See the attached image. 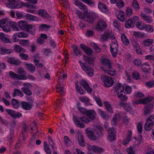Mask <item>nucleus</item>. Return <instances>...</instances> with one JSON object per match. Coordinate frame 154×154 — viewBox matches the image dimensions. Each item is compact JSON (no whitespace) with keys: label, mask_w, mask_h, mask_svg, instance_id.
<instances>
[{"label":"nucleus","mask_w":154,"mask_h":154,"mask_svg":"<svg viewBox=\"0 0 154 154\" xmlns=\"http://www.w3.org/2000/svg\"><path fill=\"white\" fill-rule=\"evenodd\" d=\"M74 3L75 5L79 7V8L85 10L83 14L79 11H77L76 14L79 18L85 20L89 23H93L94 20V15L91 14H88L87 11H86L87 9V8L80 1L75 0Z\"/></svg>","instance_id":"nucleus-1"},{"label":"nucleus","mask_w":154,"mask_h":154,"mask_svg":"<svg viewBox=\"0 0 154 154\" xmlns=\"http://www.w3.org/2000/svg\"><path fill=\"white\" fill-rule=\"evenodd\" d=\"M100 61L103 65L101 68L103 72L112 76L116 74V70L112 68L110 61L108 58L102 57Z\"/></svg>","instance_id":"nucleus-2"},{"label":"nucleus","mask_w":154,"mask_h":154,"mask_svg":"<svg viewBox=\"0 0 154 154\" xmlns=\"http://www.w3.org/2000/svg\"><path fill=\"white\" fill-rule=\"evenodd\" d=\"M75 87L78 93L81 94H85V92L81 88L82 86L86 91L89 93H91L92 89L90 88L88 84L84 80H82L80 82L76 81L75 83Z\"/></svg>","instance_id":"nucleus-3"},{"label":"nucleus","mask_w":154,"mask_h":154,"mask_svg":"<svg viewBox=\"0 0 154 154\" xmlns=\"http://www.w3.org/2000/svg\"><path fill=\"white\" fill-rule=\"evenodd\" d=\"M102 129V127L99 126L97 127L94 131L92 130L90 128H88L85 130V131L89 139L94 140L97 139V136H100V134Z\"/></svg>","instance_id":"nucleus-4"},{"label":"nucleus","mask_w":154,"mask_h":154,"mask_svg":"<svg viewBox=\"0 0 154 154\" xmlns=\"http://www.w3.org/2000/svg\"><path fill=\"white\" fill-rule=\"evenodd\" d=\"M113 90L114 92L117 95L118 97L121 100L126 101L128 97L124 95L125 94L124 88L122 85L120 83H117L115 85Z\"/></svg>","instance_id":"nucleus-5"},{"label":"nucleus","mask_w":154,"mask_h":154,"mask_svg":"<svg viewBox=\"0 0 154 154\" xmlns=\"http://www.w3.org/2000/svg\"><path fill=\"white\" fill-rule=\"evenodd\" d=\"M87 148L88 151L90 153L92 152L96 153H100L104 151V149L103 148L95 145H88L87 146Z\"/></svg>","instance_id":"nucleus-6"},{"label":"nucleus","mask_w":154,"mask_h":154,"mask_svg":"<svg viewBox=\"0 0 154 154\" xmlns=\"http://www.w3.org/2000/svg\"><path fill=\"white\" fill-rule=\"evenodd\" d=\"M101 79L105 86L110 87L113 84L114 80L113 78L105 75H102Z\"/></svg>","instance_id":"nucleus-7"},{"label":"nucleus","mask_w":154,"mask_h":154,"mask_svg":"<svg viewBox=\"0 0 154 154\" xmlns=\"http://www.w3.org/2000/svg\"><path fill=\"white\" fill-rule=\"evenodd\" d=\"M79 62L82 69L86 72L87 75L89 76H92L94 72L93 69L90 67L88 66L85 63H82L81 60H79Z\"/></svg>","instance_id":"nucleus-8"},{"label":"nucleus","mask_w":154,"mask_h":154,"mask_svg":"<svg viewBox=\"0 0 154 154\" xmlns=\"http://www.w3.org/2000/svg\"><path fill=\"white\" fill-rule=\"evenodd\" d=\"M9 23L8 18L2 19L0 20V27L2 28L4 31L8 32L10 31V29L8 25Z\"/></svg>","instance_id":"nucleus-9"},{"label":"nucleus","mask_w":154,"mask_h":154,"mask_svg":"<svg viewBox=\"0 0 154 154\" xmlns=\"http://www.w3.org/2000/svg\"><path fill=\"white\" fill-rule=\"evenodd\" d=\"M152 98L151 97L145 98L142 99H140L139 100H135L132 102L134 105L138 104H146L150 102L152 100Z\"/></svg>","instance_id":"nucleus-10"},{"label":"nucleus","mask_w":154,"mask_h":154,"mask_svg":"<svg viewBox=\"0 0 154 154\" xmlns=\"http://www.w3.org/2000/svg\"><path fill=\"white\" fill-rule=\"evenodd\" d=\"M108 139L111 141L115 140L116 138L115 131L113 128H110L107 131Z\"/></svg>","instance_id":"nucleus-11"},{"label":"nucleus","mask_w":154,"mask_h":154,"mask_svg":"<svg viewBox=\"0 0 154 154\" xmlns=\"http://www.w3.org/2000/svg\"><path fill=\"white\" fill-rule=\"evenodd\" d=\"M77 136L76 139L79 144L81 146H84L85 145V143L84 141L83 136L79 131L77 133Z\"/></svg>","instance_id":"nucleus-12"},{"label":"nucleus","mask_w":154,"mask_h":154,"mask_svg":"<svg viewBox=\"0 0 154 154\" xmlns=\"http://www.w3.org/2000/svg\"><path fill=\"white\" fill-rule=\"evenodd\" d=\"M9 74L10 77L14 79L18 80H25L27 79L26 76L16 74L12 71L9 72Z\"/></svg>","instance_id":"nucleus-13"},{"label":"nucleus","mask_w":154,"mask_h":154,"mask_svg":"<svg viewBox=\"0 0 154 154\" xmlns=\"http://www.w3.org/2000/svg\"><path fill=\"white\" fill-rule=\"evenodd\" d=\"M132 46L137 54L140 55L143 54V52L140 48V45L137 42L135 41L133 42Z\"/></svg>","instance_id":"nucleus-14"},{"label":"nucleus","mask_w":154,"mask_h":154,"mask_svg":"<svg viewBox=\"0 0 154 154\" xmlns=\"http://www.w3.org/2000/svg\"><path fill=\"white\" fill-rule=\"evenodd\" d=\"M80 119L77 117L75 116H73V120L76 126L80 128H83L85 127V124L79 121Z\"/></svg>","instance_id":"nucleus-15"},{"label":"nucleus","mask_w":154,"mask_h":154,"mask_svg":"<svg viewBox=\"0 0 154 154\" xmlns=\"http://www.w3.org/2000/svg\"><path fill=\"white\" fill-rule=\"evenodd\" d=\"M106 24L104 21L100 20L97 22L96 26V29L97 30L101 31L106 28Z\"/></svg>","instance_id":"nucleus-16"},{"label":"nucleus","mask_w":154,"mask_h":154,"mask_svg":"<svg viewBox=\"0 0 154 154\" xmlns=\"http://www.w3.org/2000/svg\"><path fill=\"white\" fill-rule=\"evenodd\" d=\"M140 16L143 20L148 23H150L153 22V19L151 16H147L143 12L140 13Z\"/></svg>","instance_id":"nucleus-17"},{"label":"nucleus","mask_w":154,"mask_h":154,"mask_svg":"<svg viewBox=\"0 0 154 154\" xmlns=\"http://www.w3.org/2000/svg\"><path fill=\"white\" fill-rule=\"evenodd\" d=\"M80 48L88 55H91L92 53V50L89 47L82 44L80 45Z\"/></svg>","instance_id":"nucleus-18"},{"label":"nucleus","mask_w":154,"mask_h":154,"mask_svg":"<svg viewBox=\"0 0 154 154\" xmlns=\"http://www.w3.org/2000/svg\"><path fill=\"white\" fill-rule=\"evenodd\" d=\"M113 37V35L109 32H105L100 37V40L102 42H104Z\"/></svg>","instance_id":"nucleus-19"},{"label":"nucleus","mask_w":154,"mask_h":154,"mask_svg":"<svg viewBox=\"0 0 154 154\" xmlns=\"http://www.w3.org/2000/svg\"><path fill=\"white\" fill-rule=\"evenodd\" d=\"M13 52V51L11 49H6L0 46V54L2 55L9 54Z\"/></svg>","instance_id":"nucleus-20"},{"label":"nucleus","mask_w":154,"mask_h":154,"mask_svg":"<svg viewBox=\"0 0 154 154\" xmlns=\"http://www.w3.org/2000/svg\"><path fill=\"white\" fill-rule=\"evenodd\" d=\"M142 70L145 72L149 73L151 70V68L147 62L143 63L142 65Z\"/></svg>","instance_id":"nucleus-21"},{"label":"nucleus","mask_w":154,"mask_h":154,"mask_svg":"<svg viewBox=\"0 0 154 154\" xmlns=\"http://www.w3.org/2000/svg\"><path fill=\"white\" fill-rule=\"evenodd\" d=\"M96 114V113L94 110H87L86 113V115L90 120H93L95 118Z\"/></svg>","instance_id":"nucleus-22"},{"label":"nucleus","mask_w":154,"mask_h":154,"mask_svg":"<svg viewBox=\"0 0 154 154\" xmlns=\"http://www.w3.org/2000/svg\"><path fill=\"white\" fill-rule=\"evenodd\" d=\"M0 39L6 43H11V40L7 38V35L3 32L0 33Z\"/></svg>","instance_id":"nucleus-23"},{"label":"nucleus","mask_w":154,"mask_h":154,"mask_svg":"<svg viewBox=\"0 0 154 154\" xmlns=\"http://www.w3.org/2000/svg\"><path fill=\"white\" fill-rule=\"evenodd\" d=\"M8 62L10 64L18 65L20 64L21 62L18 59L11 57L8 60Z\"/></svg>","instance_id":"nucleus-24"},{"label":"nucleus","mask_w":154,"mask_h":154,"mask_svg":"<svg viewBox=\"0 0 154 154\" xmlns=\"http://www.w3.org/2000/svg\"><path fill=\"white\" fill-rule=\"evenodd\" d=\"M132 134V132L131 131L129 130L128 131L127 137L122 142V143L124 145H125L128 143L131 140Z\"/></svg>","instance_id":"nucleus-25"},{"label":"nucleus","mask_w":154,"mask_h":154,"mask_svg":"<svg viewBox=\"0 0 154 154\" xmlns=\"http://www.w3.org/2000/svg\"><path fill=\"white\" fill-rule=\"evenodd\" d=\"M18 25L19 27L21 30H23L26 29L28 24L26 21L21 20L18 22Z\"/></svg>","instance_id":"nucleus-26"},{"label":"nucleus","mask_w":154,"mask_h":154,"mask_svg":"<svg viewBox=\"0 0 154 154\" xmlns=\"http://www.w3.org/2000/svg\"><path fill=\"white\" fill-rule=\"evenodd\" d=\"M98 7L99 10L103 12H106L107 11V8L103 2H99L98 4Z\"/></svg>","instance_id":"nucleus-27"},{"label":"nucleus","mask_w":154,"mask_h":154,"mask_svg":"<svg viewBox=\"0 0 154 154\" xmlns=\"http://www.w3.org/2000/svg\"><path fill=\"white\" fill-rule=\"evenodd\" d=\"M72 48H73L74 55L76 56H79L81 55V52L76 45H72Z\"/></svg>","instance_id":"nucleus-28"},{"label":"nucleus","mask_w":154,"mask_h":154,"mask_svg":"<svg viewBox=\"0 0 154 154\" xmlns=\"http://www.w3.org/2000/svg\"><path fill=\"white\" fill-rule=\"evenodd\" d=\"M26 29L28 32L32 34H34L35 33V28L34 25H28Z\"/></svg>","instance_id":"nucleus-29"},{"label":"nucleus","mask_w":154,"mask_h":154,"mask_svg":"<svg viewBox=\"0 0 154 154\" xmlns=\"http://www.w3.org/2000/svg\"><path fill=\"white\" fill-rule=\"evenodd\" d=\"M14 50L17 53H24L25 52V50L18 45H14Z\"/></svg>","instance_id":"nucleus-30"},{"label":"nucleus","mask_w":154,"mask_h":154,"mask_svg":"<svg viewBox=\"0 0 154 154\" xmlns=\"http://www.w3.org/2000/svg\"><path fill=\"white\" fill-rule=\"evenodd\" d=\"M103 104L108 112L110 113H113V109L110 103L107 102H105L103 103Z\"/></svg>","instance_id":"nucleus-31"},{"label":"nucleus","mask_w":154,"mask_h":154,"mask_svg":"<svg viewBox=\"0 0 154 154\" xmlns=\"http://www.w3.org/2000/svg\"><path fill=\"white\" fill-rule=\"evenodd\" d=\"M121 38L123 43L125 45H128L129 44V41L126 36L124 34H121Z\"/></svg>","instance_id":"nucleus-32"},{"label":"nucleus","mask_w":154,"mask_h":154,"mask_svg":"<svg viewBox=\"0 0 154 154\" xmlns=\"http://www.w3.org/2000/svg\"><path fill=\"white\" fill-rule=\"evenodd\" d=\"M38 14L39 16L44 18H47L49 17L48 14L45 10L42 9L39 10Z\"/></svg>","instance_id":"nucleus-33"},{"label":"nucleus","mask_w":154,"mask_h":154,"mask_svg":"<svg viewBox=\"0 0 154 154\" xmlns=\"http://www.w3.org/2000/svg\"><path fill=\"white\" fill-rule=\"evenodd\" d=\"M136 27L139 30H143L145 29L146 24L142 22L141 21H138L136 23Z\"/></svg>","instance_id":"nucleus-34"},{"label":"nucleus","mask_w":154,"mask_h":154,"mask_svg":"<svg viewBox=\"0 0 154 154\" xmlns=\"http://www.w3.org/2000/svg\"><path fill=\"white\" fill-rule=\"evenodd\" d=\"M120 106L123 107L124 109L127 111H130L132 109V107L128 104L125 102H122L120 103Z\"/></svg>","instance_id":"nucleus-35"},{"label":"nucleus","mask_w":154,"mask_h":154,"mask_svg":"<svg viewBox=\"0 0 154 154\" xmlns=\"http://www.w3.org/2000/svg\"><path fill=\"white\" fill-rule=\"evenodd\" d=\"M121 116L120 114H115L113 117L112 122V124L113 125L116 124L120 120Z\"/></svg>","instance_id":"nucleus-36"},{"label":"nucleus","mask_w":154,"mask_h":154,"mask_svg":"<svg viewBox=\"0 0 154 154\" xmlns=\"http://www.w3.org/2000/svg\"><path fill=\"white\" fill-rule=\"evenodd\" d=\"M125 13L123 11H119L117 15V17L121 21L124 22L125 20Z\"/></svg>","instance_id":"nucleus-37"},{"label":"nucleus","mask_w":154,"mask_h":154,"mask_svg":"<svg viewBox=\"0 0 154 154\" xmlns=\"http://www.w3.org/2000/svg\"><path fill=\"white\" fill-rule=\"evenodd\" d=\"M95 59L94 57H89L85 55L83 57V60L89 64L92 63Z\"/></svg>","instance_id":"nucleus-38"},{"label":"nucleus","mask_w":154,"mask_h":154,"mask_svg":"<svg viewBox=\"0 0 154 154\" xmlns=\"http://www.w3.org/2000/svg\"><path fill=\"white\" fill-rule=\"evenodd\" d=\"M154 40L153 39H147L143 41V45L145 46H149L153 44Z\"/></svg>","instance_id":"nucleus-39"},{"label":"nucleus","mask_w":154,"mask_h":154,"mask_svg":"<svg viewBox=\"0 0 154 154\" xmlns=\"http://www.w3.org/2000/svg\"><path fill=\"white\" fill-rule=\"evenodd\" d=\"M19 44L23 46L29 47L30 42L27 40L22 39L19 40Z\"/></svg>","instance_id":"nucleus-40"},{"label":"nucleus","mask_w":154,"mask_h":154,"mask_svg":"<svg viewBox=\"0 0 154 154\" xmlns=\"http://www.w3.org/2000/svg\"><path fill=\"white\" fill-rule=\"evenodd\" d=\"M26 68L30 71L34 72L35 70V68L34 66L31 63H29L24 62Z\"/></svg>","instance_id":"nucleus-41"},{"label":"nucleus","mask_w":154,"mask_h":154,"mask_svg":"<svg viewBox=\"0 0 154 154\" xmlns=\"http://www.w3.org/2000/svg\"><path fill=\"white\" fill-rule=\"evenodd\" d=\"M22 106L23 108L26 110H29L31 108V104L25 101L22 102Z\"/></svg>","instance_id":"nucleus-42"},{"label":"nucleus","mask_w":154,"mask_h":154,"mask_svg":"<svg viewBox=\"0 0 154 154\" xmlns=\"http://www.w3.org/2000/svg\"><path fill=\"white\" fill-rule=\"evenodd\" d=\"M5 5L7 7L11 9L19 8H21V6L17 5L16 6L14 4L11 3H6Z\"/></svg>","instance_id":"nucleus-43"},{"label":"nucleus","mask_w":154,"mask_h":154,"mask_svg":"<svg viewBox=\"0 0 154 154\" xmlns=\"http://www.w3.org/2000/svg\"><path fill=\"white\" fill-rule=\"evenodd\" d=\"M134 25V22L131 19H129L126 21L125 24V27L126 28H129Z\"/></svg>","instance_id":"nucleus-44"},{"label":"nucleus","mask_w":154,"mask_h":154,"mask_svg":"<svg viewBox=\"0 0 154 154\" xmlns=\"http://www.w3.org/2000/svg\"><path fill=\"white\" fill-rule=\"evenodd\" d=\"M13 97H15L16 96L20 97H22L23 96V94L20 90L17 89H14L13 93Z\"/></svg>","instance_id":"nucleus-45"},{"label":"nucleus","mask_w":154,"mask_h":154,"mask_svg":"<svg viewBox=\"0 0 154 154\" xmlns=\"http://www.w3.org/2000/svg\"><path fill=\"white\" fill-rule=\"evenodd\" d=\"M132 6L135 10L138 11L140 9V7L138 2L136 0H134L132 3Z\"/></svg>","instance_id":"nucleus-46"},{"label":"nucleus","mask_w":154,"mask_h":154,"mask_svg":"<svg viewBox=\"0 0 154 154\" xmlns=\"http://www.w3.org/2000/svg\"><path fill=\"white\" fill-rule=\"evenodd\" d=\"M153 125V124H151V123L149 122L146 121L144 127L145 130L146 131H149L152 128Z\"/></svg>","instance_id":"nucleus-47"},{"label":"nucleus","mask_w":154,"mask_h":154,"mask_svg":"<svg viewBox=\"0 0 154 154\" xmlns=\"http://www.w3.org/2000/svg\"><path fill=\"white\" fill-rule=\"evenodd\" d=\"M44 146L45 151L47 154H51V151L49 148L48 143L46 141L44 142Z\"/></svg>","instance_id":"nucleus-48"},{"label":"nucleus","mask_w":154,"mask_h":154,"mask_svg":"<svg viewBox=\"0 0 154 154\" xmlns=\"http://www.w3.org/2000/svg\"><path fill=\"white\" fill-rule=\"evenodd\" d=\"M26 17L27 19L31 21H37L38 20L37 17L34 16L29 14H27L26 15Z\"/></svg>","instance_id":"nucleus-49"},{"label":"nucleus","mask_w":154,"mask_h":154,"mask_svg":"<svg viewBox=\"0 0 154 154\" xmlns=\"http://www.w3.org/2000/svg\"><path fill=\"white\" fill-rule=\"evenodd\" d=\"M29 9L27 10V11L32 13H35L36 11L35 10L37 8L36 6L30 5H29Z\"/></svg>","instance_id":"nucleus-50"},{"label":"nucleus","mask_w":154,"mask_h":154,"mask_svg":"<svg viewBox=\"0 0 154 154\" xmlns=\"http://www.w3.org/2000/svg\"><path fill=\"white\" fill-rule=\"evenodd\" d=\"M64 142L67 146H70L72 145V143L70 139L67 136H65L64 137Z\"/></svg>","instance_id":"nucleus-51"},{"label":"nucleus","mask_w":154,"mask_h":154,"mask_svg":"<svg viewBox=\"0 0 154 154\" xmlns=\"http://www.w3.org/2000/svg\"><path fill=\"white\" fill-rule=\"evenodd\" d=\"M18 37L20 38H24L28 36V33L24 32H17Z\"/></svg>","instance_id":"nucleus-52"},{"label":"nucleus","mask_w":154,"mask_h":154,"mask_svg":"<svg viewBox=\"0 0 154 154\" xmlns=\"http://www.w3.org/2000/svg\"><path fill=\"white\" fill-rule=\"evenodd\" d=\"M111 39V44L110 45V47H118V44L116 41L115 38L113 35V37L110 38Z\"/></svg>","instance_id":"nucleus-53"},{"label":"nucleus","mask_w":154,"mask_h":154,"mask_svg":"<svg viewBox=\"0 0 154 154\" xmlns=\"http://www.w3.org/2000/svg\"><path fill=\"white\" fill-rule=\"evenodd\" d=\"M145 29V30L149 33H152L154 31L153 26L149 24H146Z\"/></svg>","instance_id":"nucleus-54"},{"label":"nucleus","mask_w":154,"mask_h":154,"mask_svg":"<svg viewBox=\"0 0 154 154\" xmlns=\"http://www.w3.org/2000/svg\"><path fill=\"white\" fill-rule=\"evenodd\" d=\"M118 48L110 47L111 52L112 56L114 57H116L117 54Z\"/></svg>","instance_id":"nucleus-55"},{"label":"nucleus","mask_w":154,"mask_h":154,"mask_svg":"<svg viewBox=\"0 0 154 154\" xmlns=\"http://www.w3.org/2000/svg\"><path fill=\"white\" fill-rule=\"evenodd\" d=\"M12 104L13 106L15 109H17L19 107V102L15 99L13 98L12 99Z\"/></svg>","instance_id":"nucleus-56"},{"label":"nucleus","mask_w":154,"mask_h":154,"mask_svg":"<svg viewBox=\"0 0 154 154\" xmlns=\"http://www.w3.org/2000/svg\"><path fill=\"white\" fill-rule=\"evenodd\" d=\"M116 4L119 8H121L125 6V4L122 0H116Z\"/></svg>","instance_id":"nucleus-57"},{"label":"nucleus","mask_w":154,"mask_h":154,"mask_svg":"<svg viewBox=\"0 0 154 154\" xmlns=\"http://www.w3.org/2000/svg\"><path fill=\"white\" fill-rule=\"evenodd\" d=\"M133 35L136 37H143L145 35V34L144 32H141L134 31L133 33Z\"/></svg>","instance_id":"nucleus-58"},{"label":"nucleus","mask_w":154,"mask_h":154,"mask_svg":"<svg viewBox=\"0 0 154 154\" xmlns=\"http://www.w3.org/2000/svg\"><path fill=\"white\" fill-rule=\"evenodd\" d=\"M152 109V106L151 105L146 106L144 109V113L145 115L149 113L151 111Z\"/></svg>","instance_id":"nucleus-59"},{"label":"nucleus","mask_w":154,"mask_h":154,"mask_svg":"<svg viewBox=\"0 0 154 154\" xmlns=\"http://www.w3.org/2000/svg\"><path fill=\"white\" fill-rule=\"evenodd\" d=\"M97 112L103 119H106V115L105 112L102 110L100 109H97Z\"/></svg>","instance_id":"nucleus-60"},{"label":"nucleus","mask_w":154,"mask_h":154,"mask_svg":"<svg viewBox=\"0 0 154 154\" xmlns=\"http://www.w3.org/2000/svg\"><path fill=\"white\" fill-rule=\"evenodd\" d=\"M19 56L22 60H27L29 59L28 54H26L20 53L19 54Z\"/></svg>","instance_id":"nucleus-61"},{"label":"nucleus","mask_w":154,"mask_h":154,"mask_svg":"<svg viewBox=\"0 0 154 154\" xmlns=\"http://www.w3.org/2000/svg\"><path fill=\"white\" fill-rule=\"evenodd\" d=\"M123 78L128 82L130 81L131 77L129 72L127 71L125 72V74L123 75Z\"/></svg>","instance_id":"nucleus-62"},{"label":"nucleus","mask_w":154,"mask_h":154,"mask_svg":"<svg viewBox=\"0 0 154 154\" xmlns=\"http://www.w3.org/2000/svg\"><path fill=\"white\" fill-rule=\"evenodd\" d=\"M10 25L12 28L15 31H19V28L17 26V24L16 23L14 22H11L10 23Z\"/></svg>","instance_id":"nucleus-63"},{"label":"nucleus","mask_w":154,"mask_h":154,"mask_svg":"<svg viewBox=\"0 0 154 154\" xmlns=\"http://www.w3.org/2000/svg\"><path fill=\"white\" fill-rule=\"evenodd\" d=\"M22 91L25 94L28 95H30L32 92L30 90L26 88L23 87L21 89Z\"/></svg>","instance_id":"nucleus-64"}]
</instances>
